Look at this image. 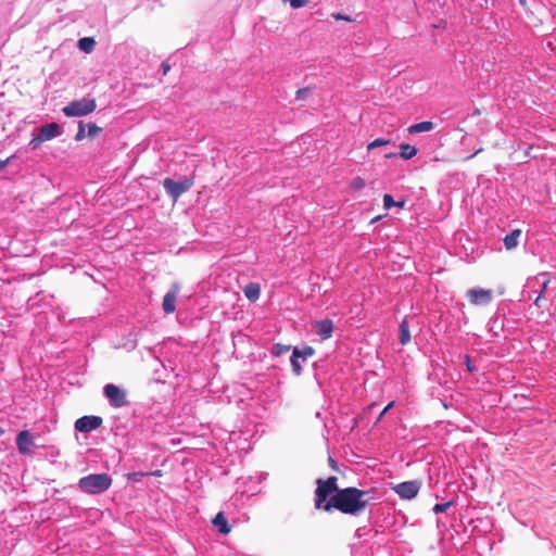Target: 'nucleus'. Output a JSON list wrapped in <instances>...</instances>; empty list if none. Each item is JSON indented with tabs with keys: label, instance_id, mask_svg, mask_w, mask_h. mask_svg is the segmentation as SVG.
Segmentation results:
<instances>
[{
	"label": "nucleus",
	"instance_id": "f257e3e1",
	"mask_svg": "<svg viewBox=\"0 0 556 556\" xmlns=\"http://www.w3.org/2000/svg\"><path fill=\"white\" fill-rule=\"evenodd\" d=\"M372 494V490L354 486L340 489L329 498L327 511L336 509L345 515L358 516L375 501Z\"/></svg>",
	"mask_w": 556,
	"mask_h": 556
},
{
	"label": "nucleus",
	"instance_id": "f03ea898",
	"mask_svg": "<svg viewBox=\"0 0 556 556\" xmlns=\"http://www.w3.org/2000/svg\"><path fill=\"white\" fill-rule=\"evenodd\" d=\"M112 478L108 473H90L79 479V489L87 494H101L110 489Z\"/></svg>",
	"mask_w": 556,
	"mask_h": 556
},
{
	"label": "nucleus",
	"instance_id": "7ed1b4c3",
	"mask_svg": "<svg viewBox=\"0 0 556 556\" xmlns=\"http://www.w3.org/2000/svg\"><path fill=\"white\" fill-rule=\"evenodd\" d=\"M317 488L315 490V507L320 510L327 511L329 498L340 489H338V478L334 476L326 480L317 479Z\"/></svg>",
	"mask_w": 556,
	"mask_h": 556
},
{
	"label": "nucleus",
	"instance_id": "20e7f679",
	"mask_svg": "<svg viewBox=\"0 0 556 556\" xmlns=\"http://www.w3.org/2000/svg\"><path fill=\"white\" fill-rule=\"evenodd\" d=\"M97 108L93 98H81L70 102L62 109V112L67 117L86 116L92 113Z\"/></svg>",
	"mask_w": 556,
	"mask_h": 556
},
{
	"label": "nucleus",
	"instance_id": "39448f33",
	"mask_svg": "<svg viewBox=\"0 0 556 556\" xmlns=\"http://www.w3.org/2000/svg\"><path fill=\"white\" fill-rule=\"evenodd\" d=\"M103 395L114 408H122L129 404L126 391L114 383L103 387Z\"/></svg>",
	"mask_w": 556,
	"mask_h": 556
},
{
	"label": "nucleus",
	"instance_id": "423d86ee",
	"mask_svg": "<svg viewBox=\"0 0 556 556\" xmlns=\"http://www.w3.org/2000/svg\"><path fill=\"white\" fill-rule=\"evenodd\" d=\"M193 185V180L185 178L184 180L176 181L172 178L163 180L165 192L174 200L177 201L185 192H187Z\"/></svg>",
	"mask_w": 556,
	"mask_h": 556
},
{
	"label": "nucleus",
	"instance_id": "0eeeda50",
	"mask_svg": "<svg viewBox=\"0 0 556 556\" xmlns=\"http://www.w3.org/2000/svg\"><path fill=\"white\" fill-rule=\"evenodd\" d=\"M466 296L470 304L476 306H484L492 302L493 291L491 289L471 288L467 290Z\"/></svg>",
	"mask_w": 556,
	"mask_h": 556
},
{
	"label": "nucleus",
	"instance_id": "6e6552de",
	"mask_svg": "<svg viewBox=\"0 0 556 556\" xmlns=\"http://www.w3.org/2000/svg\"><path fill=\"white\" fill-rule=\"evenodd\" d=\"M315 354V350L312 346H304L303 349L294 348L290 358L292 371L294 375L300 376L302 372L301 362H305L308 357Z\"/></svg>",
	"mask_w": 556,
	"mask_h": 556
},
{
	"label": "nucleus",
	"instance_id": "1a4fd4ad",
	"mask_svg": "<svg viewBox=\"0 0 556 556\" xmlns=\"http://www.w3.org/2000/svg\"><path fill=\"white\" fill-rule=\"evenodd\" d=\"M421 483L417 480L405 481L396 484L393 490L403 500H413L417 496Z\"/></svg>",
	"mask_w": 556,
	"mask_h": 556
},
{
	"label": "nucleus",
	"instance_id": "9d476101",
	"mask_svg": "<svg viewBox=\"0 0 556 556\" xmlns=\"http://www.w3.org/2000/svg\"><path fill=\"white\" fill-rule=\"evenodd\" d=\"M102 425L100 416H83L75 421V429L83 433H89Z\"/></svg>",
	"mask_w": 556,
	"mask_h": 556
},
{
	"label": "nucleus",
	"instance_id": "9b49d317",
	"mask_svg": "<svg viewBox=\"0 0 556 556\" xmlns=\"http://www.w3.org/2000/svg\"><path fill=\"white\" fill-rule=\"evenodd\" d=\"M333 321L329 318L314 320L312 323V330L323 340H328L333 333Z\"/></svg>",
	"mask_w": 556,
	"mask_h": 556
},
{
	"label": "nucleus",
	"instance_id": "f8f14e48",
	"mask_svg": "<svg viewBox=\"0 0 556 556\" xmlns=\"http://www.w3.org/2000/svg\"><path fill=\"white\" fill-rule=\"evenodd\" d=\"M548 283H549V278H548V274H546V273H541L536 277L529 279L527 282V288H533L535 286L541 287L539 294L534 299V304L538 307H542V303H541L542 295L545 292Z\"/></svg>",
	"mask_w": 556,
	"mask_h": 556
},
{
	"label": "nucleus",
	"instance_id": "ddd939ff",
	"mask_svg": "<svg viewBox=\"0 0 556 556\" xmlns=\"http://www.w3.org/2000/svg\"><path fill=\"white\" fill-rule=\"evenodd\" d=\"M34 445V439L29 431L23 430L16 435V446L21 454H28Z\"/></svg>",
	"mask_w": 556,
	"mask_h": 556
},
{
	"label": "nucleus",
	"instance_id": "4468645a",
	"mask_svg": "<svg viewBox=\"0 0 556 556\" xmlns=\"http://www.w3.org/2000/svg\"><path fill=\"white\" fill-rule=\"evenodd\" d=\"M45 141L52 140L62 134V129L59 124L50 123L41 126L38 132Z\"/></svg>",
	"mask_w": 556,
	"mask_h": 556
},
{
	"label": "nucleus",
	"instance_id": "2eb2a0df",
	"mask_svg": "<svg viewBox=\"0 0 556 556\" xmlns=\"http://www.w3.org/2000/svg\"><path fill=\"white\" fill-rule=\"evenodd\" d=\"M178 292H179L178 287L174 286V288L164 295L162 307L166 314H172L175 312L176 299H177Z\"/></svg>",
	"mask_w": 556,
	"mask_h": 556
},
{
	"label": "nucleus",
	"instance_id": "dca6fc26",
	"mask_svg": "<svg viewBox=\"0 0 556 556\" xmlns=\"http://www.w3.org/2000/svg\"><path fill=\"white\" fill-rule=\"evenodd\" d=\"M399 332H400V342L402 345H406L410 342V332H409V325L408 319L405 317L400 326H399Z\"/></svg>",
	"mask_w": 556,
	"mask_h": 556
},
{
	"label": "nucleus",
	"instance_id": "f3484780",
	"mask_svg": "<svg viewBox=\"0 0 556 556\" xmlns=\"http://www.w3.org/2000/svg\"><path fill=\"white\" fill-rule=\"evenodd\" d=\"M213 525L218 529L222 534H228L230 532V527L228 521L223 513H218L213 519Z\"/></svg>",
	"mask_w": 556,
	"mask_h": 556
},
{
	"label": "nucleus",
	"instance_id": "a211bd4d",
	"mask_svg": "<svg viewBox=\"0 0 556 556\" xmlns=\"http://www.w3.org/2000/svg\"><path fill=\"white\" fill-rule=\"evenodd\" d=\"M433 128H434V125L432 122L425 121V122H420V123L410 125L408 127V132L409 134L427 132V131H431Z\"/></svg>",
	"mask_w": 556,
	"mask_h": 556
},
{
	"label": "nucleus",
	"instance_id": "6ab92c4d",
	"mask_svg": "<svg viewBox=\"0 0 556 556\" xmlns=\"http://www.w3.org/2000/svg\"><path fill=\"white\" fill-rule=\"evenodd\" d=\"M521 235V230L515 229L504 238V245L507 250H511L518 245L519 237Z\"/></svg>",
	"mask_w": 556,
	"mask_h": 556
},
{
	"label": "nucleus",
	"instance_id": "aec40b11",
	"mask_svg": "<svg viewBox=\"0 0 556 556\" xmlns=\"http://www.w3.org/2000/svg\"><path fill=\"white\" fill-rule=\"evenodd\" d=\"M243 292L248 300L254 302L260 298L261 288L257 283L251 282L244 287Z\"/></svg>",
	"mask_w": 556,
	"mask_h": 556
},
{
	"label": "nucleus",
	"instance_id": "412c9836",
	"mask_svg": "<svg viewBox=\"0 0 556 556\" xmlns=\"http://www.w3.org/2000/svg\"><path fill=\"white\" fill-rule=\"evenodd\" d=\"M418 150L416 147L408 143L400 144V156L404 160H410L417 154Z\"/></svg>",
	"mask_w": 556,
	"mask_h": 556
},
{
	"label": "nucleus",
	"instance_id": "4be33fe9",
	"mask_svg": "<svg viewBox=\"0 0 556 556\" xmlns=\"http://www.w3.org/2000/svg\"><path fill=\"white\" fill-rule=\"evenodd\" d=\"M94 46H96V41L91 37H84L78 40L79 49L86 53L92 52V50L94 49Z\"/></svg>",
	"mask_w": 556,
	"mask_h": 556
},
{
	"label": "nucleus",
	"instance_id": "5701e85b",
	"mask_svg": "<svg viewBox=\"0 0 556 556\" xmlns=\"http://www.w3.org/2000/svg\"><path fill=\"white\" fill-rule=\"evenodd\" d=\"M405 205V201H394L393 197L391 194H384L383 195V207L386 210H390L392 207H403Z\"/></svg>",
	"mask_w": 556,
	"mask_h": 556
},
{
	"label": "nucleus",
	"instance_id": "b1692460",
	"mask_svg": "<svg viewBox=\"0 0 556 556\" xmlns=\"http://www.w3.org/2000/svg\"><path fill=\"white\" fill-rule=\"evenodd\" d=\"M289 350H290V345L276 343L273 345L270 352L274 356L278 357V356H281V355L286 354L287 352H289Z\"/></svg>",
	"mask_w": 556,
	"mask_h": 556
},
{
	"label": "nucleus",
	"instance_id": "393cba45",
	"mask_svg": "<svg viewBox=\"0 0 556 556\" xmlns=\"http://www.w3.org/2000/svg\"><path fill=\"white\" fill-rule=\"evenodd\" d=\"M453 505V502H445V503H438L433 506L432 510L434 514H442L446 511L451 506Z\"/></svg>",
	"mask_w": 556,
	"mask_h": 556
},
{
	"label": "nucleus",
	"instance_id": "a878e982",
	"mask_svg": "<svg viewBox=\"0 0 556 556\" xmlns=\"http://www.w3.org/2000/svg\"><path fill=\"white\" fill-rule=\"evenodd\" d=\"M43 141L45 140L38 134L37 136H34L31 138V140L28 142V147L30 148V150H37Z\"/></svg>",
	"mask_w": 556,
	"mask_h": 556
},
{
	"label": "nucleus",
	"instance_id": "bb28decb",
	"mask_svg": "<svg viewBox=\"0 0 556 556\" xmlns=\"http://www.w3.org/2000/svg\"><path fill=\"white\" fill-rule=\"evenodd\" d=\"M389 142H390L389 140L378 138L376 140L371 141L370 143H368L367 149H368V151H370L378 147L387 146Z\"/></svg>",
	"mask_w": 556,
	"mask_h": 556
},
{
	"label": "nucleus",
	"instance_id": "cd10ccee",
	"mask_svg": "<svg viewBox=\"0 0 556 556\" xmlns=\"http://www.w3.org/2000/svg\"><path fill=\"white\" fill-rule=\"evenodd\" d=\"M101 131V128L98 127L94 123L88 124V136L93 138Z\"/></svg>",
	"mask_w": 556,
	"mask_h": 556
},
{
	"label": "nucleus",
	"instance_id": "c85d7f7f",
	"mask_svg": "<svg viewBox=\"0 0 556 556\" xmlns=\"http://www.w3.org/2000/svg\"><path fill=\"white\" fill-rule=\"evenodd\" d=\"M86 137V134H85V125L83 122H79V125H78V131L75 136V140L76 141H80L83 140L84 138Z\"/></svg>",
	"mask_w": 556,
	"mask_h": 556
},
{
	"label": "nucleus",
	"instance_id": "c756f323",
	"mask_svg": "<svg viewBox=\"0 0 556 556\" xmlns=\"http://www.w3.org/2000/svg\"><path fill=\"white\" fill-rule=\"evenodd\" d=\"M289 1H290V5L293 9L302 8L308 2V0H289Z\"/></svg>",
	"mask_w": 556,
	"mask_h": 556
},
{
	"label": "nucleus",
	"instance_id": "7c9ffc66",
	"mask_svg": "<svg viewBox=\"0 0 556 556\" xmlns=\"http://www.w3.org/2000/svg\"><path fill=\"white\" fill-rule=\"evenodd\" d=\"M144 476L143 472H131L128 475V479L134 481V482H138L141 480V478Z\"/></svg>",
	"mask_w": 556,
	"mask_h": 556
},
{
	"label": "nucleus",
	"instance_id": "2f4dec72",
	"mask_svg": "<svg viewBox=\"0 0 556 556\" xmlns=\"http://www.w3.org/2000/svg\"><path fill=\"white\" fill-rule=\"evenodd\" d=\"M465 364H466V368L469 372L476 371V367L472 365L469 355H465Z\"/></svg>",
	"mask_w": 556,
	"mask_h": 556
},
{
	"label": "nucleus",
	"instance_id": "473e14b6",
	"mask_svg": "<svg viewBox=\"0 0 556 556\" xmlns=\"http://www.w3.org/2000/svg\"><path fill=\"white\" fill-rule=\"evenodd\" d=\"M309 92L311 90L308 88L299 89L296 91V99H304Z\"/></svg>",
	"mask_w": 556,
	"mask_h": 556
},
{
	"label": "nucleus",
	"instance_id": "72a5a7b5",
	"mask_svg": "<svg viewBox=\"0 0 556 556\" xmlns=\"http://www.w3.org/2000/svg\"><path fill=\"white\" fill-rule=\"evenodd\" d=\"M364 180L359 177L355 178L352 182V186L355 188V189H361L364 187Z\"/></svg>",
	"mask_w": 556,
	"mask_h": 556
},
{
	"label": "nucleus",
	"instance_id": "f704fd0d",
	"mask_svg": "<svg viewBox=\"0 0 556 556\" xmlns=\"http://www.w3.org/2000/svg\"><path fill=\"white\" fill-rule=\"evenodd\" d=\"M14 157H15V155H11L5 160H0V170H2L5 166H8Z\"/></svg>",
	"mask_w": 556,
	"mask_h": 556
},
{
	"label": "nucleus",
	"instance_id": "c9c22d12",
	"mask_svg": "<svg viewBox=\"0 0 556 556\" xmlns=\"http://www.w3.org/2000/svg\"><path fill=\"white\" fill-rule=\"evenodd\" d=\"M333 17L338 21H348V22H351L352 20L346 16V15H343L341 13H337V14H333Z\"/></svg>",
	"mask_w": 556,
	"mask_h": 556
},
{
	"label": "nucleus",
	"instance_id": "e433bc0d",
	"mask_svg": "<svg viewBox=\"0 0 556 556\" xmlns=\"http://www.w3.org/2000/svg\"><path fill=\"white\" fill-rule=\"evenodd\" d=\"M394 402H390L384 409L380 413L378 417V421L381 420L382 416L393 406Z\"/></svg>",
	"mask_w": 556,
	"mask_h": 556
},
{
	"label": "nucleus",
	"instance_id": "4c0bfd02",
	"mask_svg": "<svg viewBox=\"0 0 556 556\" xmlns=\"http://www.w3.org/2000/svg\"><path fill=\"white\" fill-rule=\"evenodd\" d=\"M161 67H162V71H163L164 75H166L169 72V70H170V66L166 62H163Z\"/></svg>",
	"mask_w": 556,
	"mask_h": 556
},
{
	"label": "nucleus",
	"instance_id": "58836bf2",
	"mask_svg": "<svg viewBox=\"0 0 556 556\" xmlns=\"http://www.w3.org/2000/svg\"><path fill=\"white\" fill-rule=\"evenodd\" d=\"M329 464H330V466H331L333 469H336V468H337V466H336V462H334V459H333V458L329 457Z\"/></svg>",
	"mask_w": 556,
	"mask_h": 556
},
{
	"label": "nucleus",
	"instance_id": "ea45409f",
	"mask_svg": "<svg viewBox=\"0 0 556 556\" xmlns=\"http://www.w3.org/2000/svg\"><path fill=\"white\" fill-rule=\"evenodd\" d=\"M152 475L153 476H161V470L157 469V470L153 471Z\"/></svg>",
	"mask_w": 556,
	"mask_h": 556
},
{
	"label": "nucleus",
	"instance_id": "a19ab883",
	"mask_svg": "<svg viewBox=\"0 0 556 556\" xmlns=\"http://www.w3.org/2000/svg\"><path fill=\"white\" fill-rule=\"evenodd\" d=\"M392 156H394V154H393V153L386 154V157H388V159H389V157H392Z\"/></svg>",
	"mask_w": 556,
	"mask_h": 556
},
{
	"label": "nucleus",
	"instance_id": "79ce46f5",
	"mask_svg": "<svg viewBox=\"0 0 556 556\" xmlns=\"http://www.w3.org/2000/svg\"><path fill=\"white\" fill-rule=\"evenodd\" d=\"M4 433V429L0 427V437Z\"/></svg>",
	"mask_w": 556,
	"mask_h": 556
}]
</instances>
